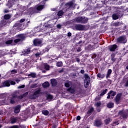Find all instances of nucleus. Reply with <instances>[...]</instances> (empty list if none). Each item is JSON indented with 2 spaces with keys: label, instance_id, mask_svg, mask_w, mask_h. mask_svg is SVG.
<instances>
[{
  "label": "nucleus",
  "instance_id": "19",
  "mask_svg": "<svg viewBox=\"0 0 128 128\" xmlns=\"http://www.w3.org/2000/svg\"><path fill=\"white\" fill-rule=\"evenodd\" d=\"M112 69L108 70L107 74L106 75V78H110V74H112Z\"/></svg>",
  "mask_w": 128,
  "mask_h": 128
},
{
  "label": "nucleus",
  "instance_id": "47",
  "mask_svg": "<svg viewBox=\"0 0 128 128\" xmlns=\"http://www.w3.org/2000/svg\"><path fill=\"white\" fill-rule=\"evenodd\" d=\"M100 96H96L95 98V100L96 102H98V100H100Z\"/></svg>",
  "mask_w": 128,
  "mask_h": 128
},
{
  "label": "nucleus",
  "instance_id": "58",
  "mask_svg": "<svg viewBox=\"0 0 128 128\" xmlns=\"http://www.w3.org/2000/svg\"><path fill=\"white\" fill-rule=\"evenodd\" d=\"M96 58V54H94L92 56V58Z\"/></svg>",
  "mask_w": 128,
  "mask_h": 128
},
{
  "label": "nucleus",
  "instance_id": "51",
  "mask_svg": "<svg viewBox=\"0 0 128 128\" xmlns=\"http://www.w3.org/2000/svg\"><path fill=\"white\" fill-rule=\"evenodd\" d=\"M19 126L20 128H26V125H24V124H20Z\"/></svg>",
  "mask_w": 128,
  "mask_h": 128
},
{
  "label": "nucleus",
  "instance_id": "64",
  "mask_svg": "<svg viewBox=\"0 0 128 128\" xmlns=\"http://www.w3.org/2000/svg\"><path fill=\"white\" fill-rule=\"evenodd\" d=\"M2 102H4V101L0 100V106H2Z\"/></svg>",
  "mask_w": 128,
  "mask_h": 128
},
{
  "label": "nucleus",
  "instance_id": "17",
  "mask_svg": "<svg viewBox=\"0 0 128 128\" xmlns=\"http://www.w3.org/2000/svg\"><path fill=\"white\" fill-rule=\"evenodd\" d=\"M50 82L52 86H56L58 85V81H56V80L52 78L50 80Z\"/></svg>",
  "mask_w": 128,
  "mask_h": 128
},
{
  "label": "nucleus",
  "instance_id": "57",
  "mask_svg": "<svg viewBox=\"0 0 128 128\" xmlns=\"http://www.w3.org/2000/svg\"><path fill=\"white\" fill-rule=\"evenodd\" d=\"M26 22V19H20V22L22 23V22Z\"/></svg>",
  "mask_w": 128,
  "mask_h": 128
},
{
  "label": "nucleus",
  "instance_id": "61",
  "mask_svg": "<svg viewBox=\"0 0 128 128\" xmlns=\"http://www.w3.org/2000/svg\"><path fill=\"white\" fill-rule=\"evenodd\" d=\"M68 36H72V32H68Z\"/></svg>",
  "mask_w": 128,
  "mask_h": 128
},
{
  "label": "nucleus",
  "instance_id": "22",
  "mask_svg": "<svg viewBox=\"0 0 128 128\" xmlns=\"http://www.w3.org/2000/svg\"><path fill=\"white\" fill-rule=\"evenodd\" d=\"M68 92H70V94H74L76 92V90L74 88H70L67 89Z\"/></svg>",
  "mask_w": 128,
  "mask_h": 128
},
{
  "label": "nucleus",
  "instance_id": "44",
  "mask_svg": "<svg viewBox=\"0 0 128 128\" xmlns=\"http://www.w3.org/2000/svg\"><path fill=\"white\" fill-rule=\"evenodd\" d=\"M47 98L48 100H52L53 98L51 94H48L47 96Z\"/></svg>",
  "mask_w": 128,
  "mask_h": 128
},
{
  "label": "nucleus",
  "instance_id": "7",
  "mask_svg": "<svg viewBox=\"0 0 128 128\" xmlns=\"http://www.w3.org/2000/svg\"><path fill=\"white\" fill-rule=\"evenodd\" d=\"M84 82L86 84V86H85V88H88V86H90V77L88 76V74H84Z\"/></svg>",
  "mask_w": 128,
  "mask_h": 128
},
{
  "label": "nucleus",
  "instance_id": "35",
  "mask_svg": "<svg viewBox=\"0 0 128 128\" xmlns=\"http://www.w3.org/2000/svg\"><path fill=\"white\" fill-rule=\"evenodd\" d=\"M34 56L36 58H40V56H42V52H38L34 54Z\"/></svg>",
  "mask_w": 128,
  "mask_h": 128
},
{
  "label": "nucleus",
  "instance_id": "41",
  "mask_svg": "<svg viewBox=\"0 0 128 128\" xmlns=\"http://www.w3.org/2000/svg\"><path fill=\"white\" fill-rule=\"evenodd\" d=\"M117 15H118V18H122V16L124 15V14H122V12H119L117 13Z\"/></svg>",
  "mask_w": 128,
  "mask_h": 128
},
{
  "label": "nucleus",
  "instance_id": "40",
  "mask_svg": "<svg viewBox=\"0 0 128 128\" xmlns=\"http://www.w3.org/2000/svg\"><path fill=\"white\" fill-rule=\"evenodd\" d=\"M116 92L112 90V92L110 94V96H112V97H111L112 100V98H114V96H116Z\"/></svg>",
  "mask_w": 128,
  "mask_h": 128
},
{
  "label": "nucleus",
  "instance_id": "23",
  "mask_svg": "<svg viewBox=\"0 0 128 128\" xmlns=\"http://www.w3.org/2000/svg\"><path fill=\"white\" fill-rule=\"evenodd\" d=\"M42 86L44 88H48V86H50V83L48 82H46L42 84Z\"/></svg>",
  "mask_w": 128,
  "mask_h": 128
},
{
  "label": "nucleus",
  "instance_id": "59",
  "mask_svg": "<svg viewBox=\"0 0 128 128\" xmlns=\"http://www.w3.org/2000/svg\"><path fill=\"white\" fill-rule=\"evenodd\" d=\"M76 60L77 62H80V58H76Z\"/></svg>",
  "mask_w": 128,
  "mask_h": 128
},
{
  "label": "nucleus",
  "instance_id": "15",
  "mask_svg": "<svg viewBox=\"0 0 128 128\" xmlns=\"http://www.w3.org/2000/svg\"><path fill=\"white\" fill-rule=\"evenodd\" d=\"M94 124L97 128H100L102 124V120L96 119L95 120Z\"/></svg>",
  "mask_w": 128,
  "mask_h": 128
},
{
  "label": "nucleus",
  "instance_id": "21",
  "mask_svg": "<svg viewBox=\"0 0 128 128\" xmlns=\"http://www.w3.org/2000/svg\"><path fill=\"white\" fill-rule=\"evenodd\" d=\"M108 92V89H105L101 90V94H100V96H104Z\"/></svg>",
  "mask_w": 128,
  "mask_h": 128
},
{
  "label": "nucleus",
  "instance_id": "45",
  "mask_svg": "<svg viewBox=\"0 0 128 128\" xmlns=\"http://www.w3.org/2000/svg\"><path fill=\"white\" fill-rule=\"evenodd\" d=\"M96 106H97V108H98L99 106H102V102H97L96 104Z\"/></svg>",
  "mask_w": 128,
  "mask_h": 128
},
{
  "label": "nucleus",
  "instance_id": "9",
  "mask_svg": "<svg viewBox=\"0 0 128 128\" xmlns=\"http://www.w3.org/2000/svg\"><path fill=\"white\" fill-rule=\"evenodd\" d=\"M16 98H18V92H14L12 94L10 99V102L12 104H16Z\"/></svg>",
  "mask_w": 128,
  "mask_h": 128
},
{
  "label": "nucleus",
  "instance_id": "56",
  "mask_svg": "<svg viewBox=\"0 0 128 128\" xmlns=\"http://www.w3.org/2000/svg\"><path fill=\"white\" fill-rule=\"evenodd\" d=\"M58 128V125L56 124H53L52 126V128Z\"/></svg>",
  "mask_w": 128,
  "mask_h": 128
},
{
  "label": "nucleus",
  "instance_id": "52",
  "mask_svg": "<svg viewBox=\"0 0 128 128\" xmlns=\"http://www.w3.org/2000/svg\"><path fill=\"white\" fill-rule=\"evenodd\" d=\"M82 118V117H80V116H77L76 120H80V119Z\"/></svg>",
  "mask_w": 128,
  "mask_h": 128
},
{
  "label": "nucleus",
  "instance_id": "20",
  "mask_svg": "<svg viewBox=\"0 0 128 128\" xmlns=\"http://www.w3.org/2000/svg\"><path fill=\"white\" fill-rule=\"evenodd\" d=\"M114 106V102H110L107 104L106 106L107 108H112Z\"/></svg>",
  "mask_w": 128,
  "mask_h": 128
},
{
  "label": "nucleus",
  "instance_id": "36",
  "mask_svg": "<svg viewBox=\"0 0 128 128\" xmlns=\"http://www.w3.org/2000/svg\"><path fill=\"white\" fill-rule=\"evenodd\" d=\"M44 68L46 70H50V65L45 64L44 65Z\"/></svg>",
  "mask_w": 128,
  "mask_h": 128
},
{
  "label": "nucleus",
  "instance_id": "16",
  "mask_svg": "<svg viewBox=\"0 0 128 128\" xmlns=\"http://www.w3.org/2000/svg\"><path fill=\"white\" fill-rule=\"evenodd\" d=\"M22 54L23 56H28L30 54V48H28L27 49H24L22 52Z\"/></svg>",
  "mask_w": 128,
  "mask_h": 128
},
{
  "label": "nucleus",
  "instance_id": "13",
  "mask_svg": "<svg viewBox=\"0 0 128 128\" xmlns=\"http://www.w3.org/2000/svg\"><path fill=\"white\" fill-rule=\"evenodd\" d=\"M75 28L76 30H84V26L80 24H76Z\"/></svg>",
  "mask_w": 128,
  "mask_h": 128
},
{
  "label": "nucleus",
  "instance_id": "8",
  "mask_svg": "<svg viewBox=\"0 0 128 128\" xmlns=\"http://www.w3.org/2000/svg\"><path fill=\"white\" fill-rule=\"evenodd\" d=\"M65 6L68 8H71V10L76 9V6L74 5V2L72 1L69 2L66 4Z\"/></svg>",
  "mask_w": 128,
  "mask_h": 128
},
{
  "label": "nucleus",
  "instance_id": "1",
  "mask_svg": "<svg viewBox=\"0 0 128 128\" xmlns=\"http://www.w3.org/2000/svg\"><path fill=\"white\" fill-rule=\"evenodd\" d=\"M46 6V2H41L37 5L36 6L35 8L36 10H35L34 12H38L42 11V10Z\"/></svg>",
  "mask_w": 128,
  "mask_h": 128
},
{
  "label": "nucleus",
  "instance_id": "26",
  "mask_svg": "<svg viewBox=\"0 0 128 128\" xmlns=\"http://www.w3.org/2000/svg\"><path fill=\"white\" fill-rule=\"evenodd\" d=\"M114 56H116V54L112 53L111 54V60H112V62H116V58H114Z\"/></svg>",
  "mask_w": 128,
  "mask_h": 128
},
{
  "label": "nucleus",
  "instance_id": "50",
  "mask_svg": "<svg viewBox=\"0 0 128 128\" xmlns=\"http://www.w3.org/2000/svg\"><path fill=\"white\" fill-rule=\"evenodd\" d=\"M26 86L24 84H22V86H18V88H24Z\"/></svg>",
  "mask_w": 128,
  "mask_h": 128
},
{
  "label": "nucleus",
  "instance_id": "42",
  "mask_svg": "<svg viewBox=\"0 0 128 128\" xmlns=\"http://www.w3.org/2000/svg\"><path fill=\"white\" fill-rule=\"evenodd\" d=\"M10 72L12 74H16L18 72V70H16V69H14V70H11Z\"/></svg>",
  "mask_w": 128,
  "mask_h": 128
},
{
  "label": "nucleus",
  "instance_id": "49",
  "mask_svg": "<svg viewBox=\"0 0 128 128\" xmlns=\"http://www.w3.org/2000/svg\"><path fill=\"white\" fill-rule=\"evenodd\" d=\"M64 86H66V88H68L70 86V82H67L65 83Z\"/></svg>",
  "mask_w": 128,
  "mask_h": 128
},
{
  "label": "nucleus",
  "instance_id": "55",
  "mask_svg": "<svg viewBox=\"0 0 128 128\" xmlns=\"http://www.w3.org/2000/svg\"><path fill=\"white\" fill-rule=\"evenodd\" d=\"M82 44V41L80 40V41L78 42L76 44V46H78V44Z\"/></svg>",
  "mask_w": 128,
  "mask_h": 128
},
{
  "label": "nucleus",
  "instance_id": "38",
  "mask_svg": "<svg viewBox=\"0 0 128 128\" xmlns=\"http://www.w3.org/2000/svg\"><path fill=\"white\" fill-rule=\"evenodd\" d=\"M112 90H111L108 93L107 98L108 100L110 98V94H112Z\"/></svg>",
  "mask_w": 128,
  "mask_h": 128
},
{
  "label": "nucleus",
  "instance_id": "34",
  "mask_svg": "<svg viewBox=\"0 0 128 128\" xmlns=\"http://www.w3.org/2000/svg\"><path fill=\"white\" fill-rule=\"evenodd\" d=\"M104 122L106 124H108L110 122V118H108L104 120Z\"/></svg>",
  "mask_w": 128,
  "mask_h": 128
},
{
  "label": "nucleus",
  "instance_id": "46",
  "mask_svg": "<svg viewBox=\"0 0 128 128\" xmlns=\"http://www.w3.org/2000/svg\"><path fill=\"white\" fill-rule=\"evenodd\" d=\"M10 84L11 86H14L16 84V82L10 80Z\"/></svg>",
  "mask_w": 128,
  "mask_h": 128
},
{
  "label": "nucleus",
  "instance_id": "30",
  "mask_svg": "<svg viewBox=\"0 0 128 128\" xmlns=\"http://www.w3.org/2000/svg\"><path fill=\"white\" fill-rule=\"evenodd\" d=\"M12 16L10 14H6L4 16V20H10Z\"/></svg>",
  "mask_w": 128,
  "mask_h": 128
},
{
  "label": "nucleus",
  "instance_id": "29",
  "mask_svg": "<svg viewBox=\"0 0 128 128\" xmlns=\"http://www.w3.org/2000/svg\"><path fill=\"white\" fill-rule=\"evenodd\" d=\"M106 76V74H101L100 73H98L97 74V77L98 78H104Z\"/></svg>",
  "mask_w": 128,
  "mask_h": 128
},
{
  "label": "nucleus",
  "instance_id": "3",
  "mask_svg": "<svg viewBox=\"0 0 128 128\" xmlns=\"http://www.w3.org/2000/svg\"><path fill=\"white\" fill-rule=\"evenodd\" d=\"M17 39L14 40V44H18V42H23L26 40V35L24 34H19L16 36Z\"/></svg>",
  "mask_w": 128,
  "mask_h": 128
},
{
  "label": "nucleus",
  "instance_id": "4",
  "mask_svg": "<svg viewBox=\"0 0 128 128\" xmlns=\"http://www.w3.org/2000/svg\"><path fill=\"white\" fill-rule=\"evenodd\" d=\"M76 20L78 24H87L88 18L86 17H78L76 18Z\"/></svg>",
  "mask_w": 128,
  "mask_h": 128
},
{
  "label": "nucleus",
  "instance_id": "63",
  "mask_svg": "<svg viewBox=\"0 0 128 128\" xmlns=\"http://www.w3.org/2000/svg\"><path fill=\"white\" fill-rule=\"evenodd\" d=\"M10 12L8 10L6 9L4 10V14H7V12Z\"/></svg>",
  "mask_w": 128,
  "mask_h": 128
},
{
  "label": "nucleus",
  "instance_id": "37",
  "mask_svg": "<svg viewBox=\"0 0 128 128\" xmlns=\"http://www.w3.org/2000/svg\"><path fill=\"white\" fill-rule=\"evenodd\" d=\"M56 66L58 68H60V66H62V62H60L56 63Z\"/></svg>",
  "mask_w": 128,
  "mask_h": 128
},
{
  "label": "nucleus",
  "instance_id": "14",
  "mask_svg": "<svg viewBox=\"0 0 128 128\" xmlns=\"http://www.w3.org/2000/svg\"><path fill=\"white\" fill-rule=\"evenodd\" d=\"M118 48V46L116 44L108 46V50L110 52H114Z\"/></svg>",
  "mask_w": 128,
  "mask_h": 128
},
{
  "label": "nucleus",
  "instance_id": "27",
  "mask_svg": "<svg viewBox=\"0 0 128 128\" xmlns=\"http://www.w3.org/2000/svg\"><path fill=\"white\" fill-rule=\"evenodd\" d=\"M94 108L91 107L90 108L88 111L87 114H90L92 112H94Z\"/></svg>",
  "mask_w": 128,
  "mask_h": 128
},
{
  "label": "nucleus",
  "instance_id": "25",
  "mask_svg": "<svg viewBox=\"0 0 128 128\" xmlns=\"http://www.w3.org/2000/svg\"><path fill=\"white\" fill-rule=\"evenodd\" d=\"M118 15L117 14H114L112 15V18L113 20H118Z\"/></svg>",
  "mask_w": 128,
  "mask_h": 128
},
{
  "label": "nucleus",
  "instance_id": "31",
  "mask_svg": "<svg viewBox=\"0 0 128 128\" xmlns=\"http://www.w3.org/2000/svg\"><path fill=\"white\" fill-rule=\"evenodd\" d=\"M18 122V118H14L11 119V124H16Z\"/></svg>",
  "mask_w": 128,
  "mask_h": 128
},
{
  "label": "nucleus",
  "instance_id": "6",
  "mask_svg": "<svg viewBox=\"0 0 128 128\" xmlns=\"http://www.w3.org/2000/svg\"><path fill=\"white\" fill-rule=\"evenodd\" d=\"M118 44H126V37L124 36H120L117 38Z\"/></svg>",
  "mask_w": 128,
  "mask_h": 128
},
{
  "label": "nucleus",
  "instance_id": "10",
  "mask_svg": "<svg viewBox=\"0 0 128 128\" xmlns=\"http://www.w3.org/2000/svg\"><path fill=\"white\" fill-rule=\"evenodd\" d=\"M42 41L40 39L36 38L33 40V44L34 46H40Z\"/></svg>",
  "mask_w": 128,
  "mask_h": 128
},
{
  "label": "nucleus",
  "instance_id": "62",
  "mask_svg": "<svg viewBox=\"0 0 128 128\" xmlns=\"http://www.w3.org/2000/svg\"><path fill=\"white\" fill-rule=\"evenodd\" d=\"M80 74H84V70H80Z\"/></svg>",
  "mask_w": 128,
  "mask_h": 128
},
{
  "label": "nucleus",
  "instance_id": "2",
  "mask_svg": "<svg viewBox=\"0 0 128 128\" xmlns=\"http://www.w3.org/2000/svg\"><path fill=\"white\" fill-rule=\"evenodd\" d=\"M40 89H38L37 90H36L33 94L30 95L29 98L30 100H36L40 96Z\"/></svg>",
  "mask_w": 128,
  "mask_h": 128
},
{
  "label": "nucleus",
  "instance_id": "5",
  "mask_svg": "<svg viewBox=\"0 0 128 128\" xmlns=\"http://www.w3.org/2000/svg\"><path fill=\"white\" fill-rule=\"evenodd\" d=\"M118 114H119V116H121L122 118L124 120H126V118H128V114L124 109L119 110Z\"/></svg>",
  "mask_w": 128,
  "mask_h": 128
},
{
  "label": "nucleus",
  "instance_id": "28",
  "mask_svg": "<svg viewBox=\"0 0 128 128\" xmlns=\"http://www.w3.org/2000/svg\"><path fill=\"white\" fill-rule=\"evenodd\" d=\"M42 114L44 116H48V114H50V112H48V110H42Z\"/></svg>",
  "mask_w": 128,
  "mask_h": 128
},
{
  "label": "nucleus",
  "instance_id": "53",
  "mask_svg": "<svg viewBox=\"0 0 128 128\" xmlns=\"http://www.w3.org/2000/svg\"><path fill=\"white\" fill-rule=\"evenodd\" d=\"M6 6H8V8H12V4L10 3H8V4H6Z\"/></svg>",
  "mask_w": 128,
  "mask_h": 128
},
{
  "label": "nucleus",
  "instance_id": "48",
  "mask_svg": "<svg viewBox=\"0 0 128 128\" xmlns=\"http://www.w3.org/2000/svg\"><path fill=\"white\" fill-rule=\"evenodd\" d=\"M24 96H23V94L20 95V96H18V98H20V100H22V98H24Z\"/></svg>",
  "mask_w": 128,
  "mask_h": 128
},
{
  "label": "nucleus",
  "instance_id": "43",
  "mask_svg": "<svg viewBox=\"0 0 128 128\" xmlns=\"http://www.w3.org/2000/svg\"><path fill=\"white\" fill-rule=\"evenodd\" d=\"M76 50L77 52H82V48H80V46L76 48Z\"/></svg>",
  "mask_w": 128,
  "mask_h": 128
},
{
  "label": "nucleus",
  "instance_id": "11",
  "mask_svg": "<svg viewBox=\"0 0 128 128\" xmlns=\"http://www.w3.org/2000/svg\"><path fill=\"white\" fill-rule=\"evenodd\" d=\"M10 86V80H6L2 82L0 85V88L8 87Z\"/></svg>",
  "mask_w": 128,
  "mask_h": 128
},
{
  "label": "nucleus",
  "instance_id": "24",
  "mask_svg": "<svg viewBox=\"0 0 128 128\" xmlns=\"http://www.w3.org/2000/svg\"><path fill=\"white\" fill-rule=\"evenodd\" d=\"M28 76H30L31 78H34L36 77V74L34 72H31L28 74Z\"/></svg>",
  "mask_w": 128,
  "mask_h": 128
},
{
  "label": "nucleus",
  "instance_id": "39",
  "mask_svg": "<svg viewBox=\"0 0 128 128\" xmlns=\"http://www.w3.org/2000/svg\"><path fill=\"white\" fill-rule=\"evenodd\" d=\"M122 24V23L120 22H116L114 24V26H120Z\"/></svg>",
  "mask_w": 128,
  "mask_h": 128
},
{
  "label": "nucleus",
  "instance_id": "60",
  "mask_svg": "<svg viewBox=\"0 0 128 128\" xmlns=\"http://www.w3.org/2000/svg\"><path fill=\"white\" fill-rule=\"evenodd\" d=\"M62 28V25H60V24H58L57 25V28Z\"/></svg>",
  "mask_w": 128,
  "mask_h": 128
},
{
  "label": "nucleus",
  "instance_id": "32",
  "mask_svg": "<svg viewBox=\"0 0 128 128\" xmlns=\"http://www.w3.org/2000/svg\"><path fill=\"white\" fill-rule=\"evenodd\" d=\"M64 15V11L60 10L58 12V16H62Z\"/></svg>",
  "mask_w": 128,
  "mask_h": 128
},
{
  "label": "nucleus",
  "instance_id": "12",
  "mask_svg": "<svg viewBox=\"0 0 128 128\" xmlns=\"http://www.w3.org/2000/svg\"><path fill=\"white\" fill-rule=\"evenodd\" d=\"M122 94V93H118L116 96L114 100L116 104H120V101Z\"/></svg>",
  "mask_w": 128,
  "mask_h": 128
},
{
  "label": "nucleus",
  "instance_id": "54",
  "mask_svg": "<svg viewBox=\"0 0 128 128\" xmlns=\"http://www.w3.org/2000/svg\"><path fill=\"white\" fill-rule=\"evenodd\" d=\"M28 94V92H26L23 94L24 98H26Z\"/></svg>",
  "mask_w": 128,
  "mask_h": 128
},
{
  "label": "nucleus",
  "instance_id": "33",
  "mask_svg": "<svg viewBox=\"0 0 128 128\" xmlns=\"http://www.w3.org/2000/svg\"><path fill=\"white\" fill-rule=\"evenodd\" d=\"M12 40H10L5 42L6 44H12Z\"/></svg>",
  "mask_w": 128,
  "mask_h": 128
},
{
  "label": "nucleus",
  "instance_id": "18",
  "mask_svg": "<svg viewBox=\"0 0 128 128\" xmlns=\"http://www.w3.org/2000/svg\"><path fill=\"white\" fill-rule=\"evenodd\" d=\"M20 112V106L18 105L16 106L14 110V114H18Z\"/></svg>",
  "mask_w": 128,
  "mask_h": 128
}]
</instances>
